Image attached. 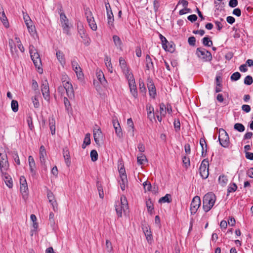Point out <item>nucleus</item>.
<instances>
[{
  "label": "nucleus",
  "instance_id": "1",
  "mask_svg": "<svg viewBox=\"0 0 253 253\" xmlns=\"http://www.w3.org/2000/svg\"><path fill=\"white\" fill-rule=\"evenodd\" d=\"M216 201V196L212 192L207 193L203 197V208L205 212L209 211L213 206Z\"/></svg>",
  "mask_w": 253,
  "mask_h": 253
},
{
  "label": "nucleus",
  "instance_id": "2",
  "mask_svg": "<svg viewBox=\"0 0 253 253\" xmlns=\"http://www.w3.org/2000/svg\"><path fill=\"white\" fill-rule=\"evenodd\" d=\"M29 52L32 60L33 61L34 65L39 70L42 69L41 68L42 66V61L40 55L37 52V50L33 45L29 46Z\"/></svg>",
  "mask_w": 253,
  "mask_h": 253
},
{
  "label": "nucleus",
  "instance_id": "3",
  "mask_svg": "<svg viewBox=\"0 0 253 253\" xmlns=\"http://www.w3.org/2000/svg\"><path fill=\"white\" fill-rule=\"evenodd\" d=\"M128 209V206L127 204V201L125 196H122L121 197V202H118L116 203L115 210L117 214L119 217L122 216V211L124 212Z\"/></svg>",
  "mask_w": 253,
  "mask_h": 253
},
{
  "label": "nucleus",
  "instance_id": "4",
  "mask_svg": "<svg viewBox=\"0 0 253 253\" xmlns=\"http://www.w3.org/2000/svg\"><path fill=\"white\" fill-rule=\"evenodd\" d=\"M218 140L220 144L223 147H228L229 144V137L226 131L222 129H219Z\"/></svg>",
  "mask_w": 253,
  "mask_h": 253
},
{
  "label": "nucleus",
  "instance_id": "5",
  "mask_svg": "<svg viewBox=\"0 0 253 253\" xmlns=\"http://www.w3.org/2000/svg\"><path fill=\"white\" fill-rule=\"evenodd\" d=\"M197 56L204 61H210L212 59L211 53L204 48L199 47L196 49Z\"/></svg>",
  "mask_w": 253,
  "mask_h": 253
},
{
  "label": "nucleus",
  "instance_id": "6",
  "mask_svg": "<svg viewBox=\"0 0 253 253\" xmlns=\"http://www.w3.org/2000/svg\"><path fill=\"white\" fill-rule=\"evenodd\" d=\"M199 173L203 179L208 178L209 172V161L208 159H204L201 163L199 168Z\"/></svg>",
  "mask_w": 253,
  "mask_h": 253
},
{
  "label": "nucleus",
  "instance_id": "7",
  "mask_svg": "<svg viewBox=\"0 0 253 253\" xmlns=\"http://www.w3.org/2000/svg\"><path fill=\"white\" fill-rule=\"evenodd\" d=\"M9 168V164L7 155L0 153V172L5 173Z\"/></svg>",
  "mask_w": 253,
  "mask_h": 253
},
{
  "label": "nucleus",
  "instance_id": "8",
  "mask_svg": "<svg viewBox=\"0 0 253 253\" xmlns=\"http://www.w3.org/2000/svg\"><path fill=\"white\" fill-rule=\"evenodd\" d=\"M60 20L63 28V32L67 35H70V27L68 24V19L64 12H59Z\"/></svg>",
  "mask_w": 253,
  "mask_h": 253
},
{
  "label": "nucleus",
  "instance_id": "9",
  "mask_svg": "<svg viewBox=\"0 0 253 253\" xmlns=\"http://www.w3.org/2000/svg\"><path fill=\"white\" fill-rule=\"evenodd\" d=\"M201 205L200 198L198 196H195L191 203L190 205V212L191 214H194L197 212L198 209Z\"/></svg>",
  "mask_w": 253,
  "mask_h": 253
},
{
  "label": "nucleus",
  "instance_id": "10",
  "mask_svg": "<svg viewBox=\"0 0 253 253\" xmlns=\"http://www.w3.org/2000/svg\"><path fill=\"white\" fill-rule=\"evenodd\" d=\"M41 90L44 99L49 101L50 99L49 88L47 80L42 81L41 86Z\"/></svg>",
  "mask_w": 253,
  "mask_h": 253
},
{
  "label": "nucleus",
  "instance_id": "11",
  "mask_svg": "<svg viewBox=\"0 0 253 253\" xmlns=\"http://www.w3.org/2000/svg\"><path fill=\"white\" fill-rule=\"evenodd\" d=\"M63 87H65L67 95L69 98H72L74 97V90L73 86L71 83L69 82H66L63 83Z\"/></svg>",
  "mask_w": 253,
  "mask_h": 253
},
{
  "label": "nucleus",
  "instance_id": "12",
  "mask_svg": "<svg viewBox=\"0 0 253 253\" xmlns=\"http://www.w3.org/2000/svg\"><path fill=\"white\" fill-rule=\"evenodd\" d=\"M47 197L49 202L51 204L53 207V210L54 211H57L58 210L57 203L55 199V197L53 193L50 191H48L47 192Z\"/></svg>",
  "mask_w": 253,
  "mask_h": 253
},
{
  "label": "nucleus",
  "instance_id": "13",
  "mask_svg": "<svg viewBox=\"0 0 253 253\" xmlns=\"http://www.w3.org/2000/svg\"><path fill=\"white\" fill-rule=\"evenodd\" d=\"M113 125L115 130V132L117 136L119 138H122L123 137V133L122 130V128L120 126V125L118 120H113Z\"/></svg>",
  "mask_w": 253,
  "mask_h": 253
},
{
  "label": "nucleus",
  "instance_id": "14",
  "mask_svg": "<svg viewBox=\"0 0 253 253\" xmlns=\"http://www.w3.org/2000/svg\"><path fill=\"white\" fill-rule=\"evenodd\" d=\"M78 32L81 38L83 40V42L85 46H88L89 43V39L87 35L85 34L84 30L83 28L79 29Z\"/></svg>",
  "mask_w": 253,
  "mask_h": 253
},
{
  "label": "nucleus",
  "instance_id": "15",
  "mask_svg": "<svg viewBox=\"0 0 253 253\" xmlns=\"http://www.w3.org/2000/svg\"><path fill=\"white\" fill-rule=\"evenodd\" d=\"M63 155L65 160V162L68 167H69L71 163L70 152L67 147H65L63 149Z\"/></svg>",
  "mask_w": 253,
  "mask_h": 253
},
{
  "label": "nucleus",
  "instance_id": "16",
  "mask_svg": "<svg viewBox=\"0 0 253 253\" xmlns=\"http://www.w3.org/2000/svg\"><path fill=\"white\" fill-rule=\"evenodd\" d=\"M96 74L97 78L100 82V84H102L103 86H106L107 84V81L105 78L103 72L100 70H97Z\"/></svg>",
  "mask_w": 253,
  "mask_h": 253
},
{
  "label": "nucleus",
  "instance_id": "17",
  "mask_svg": "<svg viewBox=\"0 0 253 253\" xmlns=\"http://www.w3.org/2000/svg\"><path fill=\"white\" fill-rule=\"evenodd\" d=\"M1 174L6 185L10 188H12L13 186V181L10 175L6 172H5V173Z\"/></svg>",
  "mask_w": 253,
  "mask_h": 253
},
{
  "label": "nucleus",
  "instance_id": "18",
  "mask_svg": "<svg viewBox=\"0 0 253 253\" xmlns=\"http://www.w3.org/2000/svg\"><path fill=\"white\" fill-rule=\"evenodd\" d=\"M148 88L149 92V94L151 97L155 98L156 94V90L154 84L152 82L151 80L149 81L148 83Z\"/></svg>",
  "mask_w": 253,
  "mask_h": 253
},
{
  "label": "nucleus",
  "instance_id": "19",
  "mask_svg": "<svg viewBox=\"0 0 253 253\" xmlns=\"http://www.w3.org/2000/svg\"><path fill=\"white\" fill-rule=\"evenodd\" d=\"M56 55L57 60L62 66H64L66 63V61L63 52L59 50H56Z\"/></svg>",
  "mask_w": 253,
  "mask_h": 253
},
{
  "label": "nucleus",
  "instance_id": "20",
  "mask_svg": "<svg viewBox=\"0 0 253 253\" xmlns=\"http://www.w3.org/2000/svg\"><path fill=\"white\" fill-rule=\"evenodd\" d=\"M28 161L31 172L33 175H35L36 174V170L35 169V163L33 157L31 156H29Z\"/></svg>",
  "mask_w": 253,
  "mask_h": 253
},
{
  "label": "nucleus",
  "instance_id": "21",
  "mask_svg": "<svg viewBox=\"0 0 253 253\" xmlns=\"http://www.w3.org/2000/svg\"><path fill=\"white\" fill-rule=\"evenodd\" d=\"M122 71L125 75V77L127 80L128 83L135 81L133 75L131 72H129L128 68L126 70H123Z\"/></svg>",
  "mask_w": 253,
  "mask_h": 253
},
{
  "label": "nucleus",
  "instance_id": "22",
  "mask_svg": "<svg viewBox=\"0 0 253 253\" xmlns=\"http://www.w3.org/2000/svg\"><path fill=\"white\" fill-rule=\"evenodd\" d=\"M130 91L132 95L136 98L137 96V91L135 85V81L128 83Z\"/></svg>",
  "mask_w": 253,
  "mask_h": 253
},
{
  "label": "nucleus",
  "instance_id": "23",
  "mask_svg": "<svg viewBox=\"0 0 253 253\" xmlns=\"http://www.w3.org/2000/svg\"><path fill=\"white\" fill-rule=\"evenodd\" d=\"M113 40L117 48L122 50V42L120 38L117 35H114L113 36Z\"/></svg>",
  "mask_w": 253,
  "mask_h": 253
},
{
  "label": "nucleus",
  "instance_id": "24",
  "mask_svg": "<svg viewBox=\"0 0 253 253\" xmlns=\"http://www.w3.org/2000/svg\"><path fill=\"white\" fill-rule=\"evenodd\" d=\"M107 17L108 20V24L109 25L110 28L111 27H113L114 18L112 10H110V12H107Z\"/></svg>",
  "mask_w": 253,
  "mask_h": 253
},
{
  "label": "nucleus",
  "instance_id": "25",
  "mask_svg": "<svg viewBox=\"0 0 253 253\" xmlns=\"http://www.w3.org/2000/svg\"><path fill=\"white\" fill-rule=\"evenodd\" d=\"M146 68L147 70H150L154 68V65L152 59L149 55H147L145 59Z\"/></svg>",
  "mask_w": 253,
  "mask_h": 253
},
{
  "label": "nucleus",
  "instance_id": "26",
  "mask_svg": "<svg viewBox=\"0 0 253 253\" xmlns=\"http://www.w3.org/2000/svg\"><path fill=\"white\" fill-rule=\"evenodd\" d=\"M40 97V94L39 91L37 93V94L34 96L32 97V102L33 103L34 106L36 108H38L40 106V103L39 101V98Z\"/></svg>",
  "mask_w": 253,
  "mask_h": 253
},
{
  "label": "nucleus",
  "instance_id": "27",
  "mask_svg": "<svg viewBox=\"0 0 253 253\" xmlns=\"http://www.w3.org/2000/svg\"><path fill=\"white\" fill-rule=\"evenodd\" d=\"M121 180L120 182L121 188L122 190H125L126 186L127 184V179L126 175H123L121 177Z\"/></svg>",
  "mask_w": 253,
  "mask_h": 253
},
{
  "label": "nucleus",
  "instance_id": "28",
  "mask_svg": "<svg viewBox=\"0 0 253 253\" xmlns=\"http://www.w3.org/2000/svg\"><path fill=\"white\" fill-rule=\"evenodd\" d=\"M49 126L52 135L55 133V121L53 118L49 119Z\"/></svg>",
  "mask_w": 253,
  "mask_h": 253
},
{
  "label": "nucleus",
  "instance_id": "29",
  "mask_svg": "<svg viewBox=\"0 0 253 253\" xmlns=\"http://www.w3.org/2000/svg\"><path fill=\"white\" fill-rule=\"evenodd\" d=\"M0 19L2 22L3 25L6 27L7 28L9 27V23L8 22L7 18L5 16V14L3 11L1 12V14H0Z\"/></svg>",
  "mask_w": 253,
  "mask_h": 253
},
{
  "label": "nucleus",
  "instance_id": "30",
  "mask_svg": "<svg viewBox=\"0 0 253 253\" xmlns=\"http://www.w3.org/2000/svg\"><path fill=\"white\" fill-rule=\"evenodd\" d=\"M171 202V195L169 194H167L164 197L161 198L159 200V203H169Z\"/></svg>",
  "mask_w": 253,
  "mask_h": 253
},
{
  "label": "nucleus",
  "instance_id": "31",
  "mask_svg": "<svg viewBox=\"0 0 253 253\" xmlns=\"http://www.w3.org/2000/svg\"><path fill=\"white\" fill-rule=\"evenodd\" d=\"M137 163L139 165L144 164V163L147 161L146 156L141 153L137 156Z\"/></svg>",
  "mask_w": 253,
  "mask_h": 253
},
{
  "label": "nucleus",
  "instance_id": "32",
  "mask_svg": "<svg viewBox=\"0 0 253 253\" xmlns=\"http://www.w3.org/2000/svg\"><path fill=\"white\" fill-rule=\"evenodd\" d=\"M163 47L166 51H168L170 52H172L174 50V47L173 46L172 42L169 43L168 42L167 44H163Z\"/></svg>",
  "mask_w": 253,
  "mask_h": 253
},
{
  "label": "nucleus",
  "instance_id": "33",
  "mask_svg": "<svg viewBox=\"0 0 253 253\" xmlns=\"http://www.w3.org/2000/svg\"><path fill=\"white\" fill-rule=\"evenodd\" d=\"M73 70L75 72L76 75L79 79H81L84 77L82 69L80 66L76 67Z\"/></svg>",
  "mask_w": 253,
  "mask_h": 253
},
{
  "label": "nucleus",
  "instance_id": "34",
  "mask_svg": "<svg viewBox=\"0 0 253 253\" xmlns=\"http://www.w3.org/2000/svg\"><path fill=\"white\" fill-rule=\"evenodd\" d=\"M90 28L93 31H96L97 30V25L95 22L94 17L93 18L89 19L87 20Z\"/></svg>",
  "mask_w": 253,
  "mask_h": 253
},
{
  "label": "nucleus",
  "instance_id": "35",
  "mask_svg": "<svg viewBox=\"0 0 253 253\" xmlns=\"http://www.w3.org/2000/svg\"><path fill=\"white\" fill-rule=\"evenodd\" d=\"M119 65L122 71L124 70H126L127 68H128L127 66L126 61L122 57H121L119 58Z\"/></svg>",
  "mask_w": 253,
  "mask_h": 253
},
{
  "label": "nucleus",
  "instance_id": "36",
  "mask_svg": "<svg viewBox=\"0 0 253 253\" xmlns=\"http://www.w3.org/2000/svg\"><path fill=\"white\" fill-rule=\"evenodd\" d=\"M237 189V185L235 183H230L228 187V189H227L228 194H227V195H228L229 193H230L231 192H235L236 191Z\"/></svg>",
  "mask_w": 253,
  "mask_h": 253
},
{
  "label": "nucleus",
  "instance_id": "37",
  "mask_svg": "<svg viewBox=\"0 0 253 253\" xmlns=\"http://www.w3.org/2000/svg\"><path fill=\"white\" fill-rule=\"evenodd\" d=\"M234 128L235 129L240 132H243L245 129L244 126L240 123L235 124L234 126Z\"/></svg>",
  "mask_w": 253,
  "mask_h": 253
},
{
  "label": "nucleus",
  "instance_id": "38",
  "mask_svg": "<svg viewBox=\"0 0 253 253\" xmlns=\"http://www.w3.org/2000/svg\"><path fill=\"white\" fill-rule=\"evenodd\" d=\"M219 183L222 186H224L228 181L227 176L224 175H221L219 176L218 178Z\"/></svg>",
  "mask_w": 253,
  "mask_h": 253
},
{
  "label": "nucleus",
  "instance_id": "39",
  "mask_svg": "<svg viewBox=\"0 0 253 253\" xmlns=\"http://www.w3.org/2000/svg\"><path fill=\"white\" fill-rule=\"evenodd\" d=\"M96 186L97 187V189L99 193V195L100 198L103 199L104 197V193L103 190V188L101 186V183H100L98 181L96 183Z\"/></svg>",
  "mask_w": 253,
  "mask_h": 253
},
{
  "label": "nucleus",
  "instance_id": "40",
  "mask_svg": "<svg viewBox=\"0 0 253 253\" xmlns=\"http://www.w3.org/2000/svg\"><path fill=\"white\" fill-rule=\"evenodd\" d=\"M11 109L14 112H17L18 110V103L16 100H12L11 103Z\"/></svg>",
  "mask_w": 253,
  "mask_h": 253
},
{
  "label": "nucleus",
  "instance_id": "41",
  "mask_svg": "<svg viewBox=\"0 0 253 253\" xmlns=\"http://www.w3.org/2000/svg\"><path fill=\"white\" fill-rule=\"evenodd\" d=\"M144 233L145 234L146 239L149 242V240H151L152 239V234L151 231L148 230L147 227H146L145 229H143Z\"/></svg>",
  "mask_w": 253,
  "mask_h": 253
},
{
  "label": "nucleus",
  "instance_id": "42",
  "mask_svg": "<svg viewBox=\"0 0 253 253\" xmlns=\"http://www.w3.org/2000/svg\"><path fill=\"white\" fill-rule=\"evenodd\" d=\"M203 44L207 46L210 47L212 45V42L208 37H205L203 39Z\"/></svg>",
  "mask_w": 253,
  "mask_h": 253
},
{
  "label": "nucleus",
  "instance_id": "43",
  "mask_svg": "<svg viewBox=\"0 0 253 253\" xmlns=\"http://www.w3.org/2000/svg\"><path fill=\"white\" fill-rule=\"evenodd\" d=\"M98 153L97 151L95 150H92L90 152V157L91 161L93 162H95L98 159Z\"/></svg>",
  "mask_w": 253,
  "mask_h": 253
},
{
  "label": "nucleus",
  "instance_id": "44",
  "mask_svg": "<svg viewBox=\"0 0 253 253\" xmlns=\"http://www.w3.org/2000/svg\"><path fill=\"white\" fill-rule=\"evenodd\" d=\"M9 45L10 48V51L12 55L14 54V52L16 51V47L14 45V42L12 40H9Z\"/></svg>",
  "mask_w": 253,
  "mask_h": 253
},
{
  "label": "nucleus",
  "instance_id": "45",
  "mask_svg": "<svg viewBox=\"0 0 253 253\" xmlns=\"http://www.w3.org/2000/svg\"><path fill=\"white\" fill-rule=\"evenodd\" d=\"M253 83V79L252 76L248 75L244 79V84L247 85H251Z\"/></svg>",
  "mask_w": 253,
  "mask_h": 253
},
{
  "label": "nucleus",
  "instance_id": "46",
  "mask_svg": "<svg viewBox=\"0 0 253 253\" xmlns=\"http://www.w3.org/2000/svg\"><path fill=\"white\" fill-rule=\"evenodd\" d=\"M240 73L239 72H236L231 75L230 79L231 81H236L238 80L240 78Z\"/></svg>",
  "mask_w": 253,
  "mask_h": 253
},
{
  "label": "nucleus",
  "instance_id": "47",
  "mask_svg": "<svg viewBox=\"0 0 253 253\" xmlns=\"http://www.w3.org/2000/svg\"><path fill=\"white\" fill-rule=\"evenodd\" d=\"M146 204L148 211L150 213H152V211L154 209L153 204L150 200L147 201Z\"/></svg>",
  "mask_w": 253,
  "mask_h": 253
},
{
  "label": "nucleus",
  "instance_id": "48",
  "mask_svg": "<svg viewBox=\"0 0 253 253\" xmlns=\"http://www.w3.org/2000/svg\"><path fill=\"white\" fill-rule=\"evenodd\" d=\"M106 247L107 249L108 252H109V253H113L112 244L111 242L108 240H106Z\"/></svg>",
  "mask_w": 253,
  "mask_h": 253
},
{
  "label": "nucleus",
  "instance_id": "49",
  "mask_svg": "<svg viewBox=\"0 0 253 253\" xmlns=\"http://www.w3.org/2000/svg\"><path fill=\"white\" fill-rule=\"evenodd\" d=\"M20 189L22 194H24L25 195L27 194V192L28 191L27 184H24V185H20Z\"/></svg>",
  "mask_w": 253,
  "mask_h": 253
},
{
  "label": "nucleus",
  "instance_id": "50",
  "mask_svg": "<svg viewBox=\"0 0 253 253\" xmlns=\"http://www.w3.org/2000/svg\"><path fill=\"white\" fill-rule=\"evenodd\" d=\"M27 124L28 125L30 129L31 130H32L34 129V125L33 124L32 118L31 116H29L27 117Z\"/></svg>",
  "mask_w": 253,
  "mask_h": 253
},
{
  "label": "nucleus",
  "instance_id": "51",
  "mask_svg": "<svg viewBox=\"0 0 253 253\" xmlns=\"http://www.w3.org/2000/svg\"><path fill=\"white\" fill-rule=\"evenodd\" d=\"M64 104L67 110L69 111L71 108L70 102L66 97H64Z\"/></svg>",
  "mask_w": 253,
  "mask_h": 253
},
{
  "label": "nucleus",
  "instance_id": "52",
  "mask_svg": "<svg viewBox=\"0 0 253 253\" xmlns=\"http://www.w3.org/2000/svg\"><path fill=\"white\" fill-rule=\"evenodd\" d=\"M90 134L89 133H87L85 134V137L84 138V144H85L86 145H88L90 144Z\"/></svg>",
  "mask_w": 253,
  "mask_h": 253
},
{
  "label": "nucleus",
  "instance_id": "53",
  "mask_svg": "<svg viewBox=\"0 0 253 253\" xmlns=\"http://www.w3.org/2000/svg\"><path fill=\"white\" fill-rule=\"evenodd\" d=\"M93 137H101L102 131L100 128L93 130Z\"/></svg>",
  "mask_w": 253,
  "mask_h": 253
},
{
  "label": "nucleus",
  "instance_id": "54",
  "mask_svg": "<svg viewBox=\"0 0 253 253\" xmlns=\"http://www.w3.org/2000/svg\"><path fill=\"white\" fill-rule=\"evenodd\" d=\"M174 127L175 128V130L177 132L180 129V123L179 120H174Z\"/></svg>",
  "mask_w": 253,
  "mask_h": 253
},
{
  "label": "nucleus",
  "instance_id": "55",
  "mask_svg": "<svg viewBox=\"0 0 253 253\" xmlns=\"http://www.w3.org/2000/svg\"><path fill=\"white\" fill-rule=\"evenodd\" d=\"M188 42L191 46H195L196 44V39L194 37L192 36L188 38Z\"/></svg>",
  "mask_w": 253,
  "mask_h": 253
},
{
  "label": "nucleus",
  "instance_id": "56",
  "mask_svg": "<svg viewBox=\"0 0 253 253\" xmlns=\"http://www.w3.org/2000/svg\"><path fill=\"white\" fill-rule=\"evenodd\" d=\"M127 125L130 127V129H131V131L133 132L134 131V124L131 118H129L127 120Z\"/></svg>",
  "mask_w": 253,
  "mask_h": 253
},
{
  "label": "nucleus",
  "instance_id": "57",
  "mask_svg": "<svg viewBox=\"0 0 253 253\" xmlns=\"http://www.w3.org/2000/svg\"><path fill=\"white\" fill-rule=\"evenodd\" d=\"M46 156V151L40 152V159L42 163L45 162V157Z\"/></svg>",
  "mask_w": 253,
  "mask_h": 253
},
{
  "label": "nucleus",
  "instance_id": "58",
  "mask_svg": "<svg viewBox=\"0 0 253 253\" xmlns=\"http://www.w3.org/2000/svg\"><path fill=\"white\" fill-rule=\"evenodd\" d=\"M12 157H13L15 163L18 165H19L20 164V162L19 158L17 153L13 152L12 154Z\"/></svg>",
  "mask_w": 253,
  "mask_h": 253
},
{
  "label": "nucleus",
  "instance_id": "59",
  "mask_svg": "<svg viewBox=\"0 0 253 253\" xmlns=\"http://www.w3.org/2000/svg\"><path fill=\"white\" fill-rule=\"evenodd\" d=\"M200 144L202 147V151L205 150V146L207 145L206 140L204 138H201L200 140Z\"/></svg>",
  "mask_w": 253,
  "mask_h": 253
},
{
  "label": "nucleus",
  "instance_id": "60",
  "mask_svg": "<svg viewBox=\"0 0 253 253\" xmlns=\"http://www.w3.org/2000/svg\"><path fill=\"white\" fill-rule=\"evenodd\" d=\"M143 185L145 190H147L148 191H150L151 188V185L150 182H147V181L144 182Z\"/></svg>",
  "mask_w": 253,
  "mask_h": 253
},
{
  "label": "nucleus",
  "instance_id": "61",
  "mask_svg": "<svg viewBox=\"0 0 253 253\" xmlns=\"http://www.w3.org/2000/svg\"><path fill=\"white\" fill-rule=\"evenodd\" d=\"M238 5L237 0H230L229 2V6L231 7H235Z\"/></svg>",
  "mask_w": 253,
  "mask_h": 253
},
{
  "label": "nucleus",
  "instance_id": "62",
  "mask_svg": "<svg viewBox=\"0 0 253 253\" xmlns=\"http://www.w3.org/2000/svg\"><path fill=\"white\" fill-rule=\"evenodd\" d=\"M85 15L87 20L89 19L93 18L92 12L89 10L86 9L85 12Z\"/></svg>",
  "mask_w": 253,
  "mask_h": 253
},
{
  "label": "nucleus",
  "instance_id": "63",
  "mask_svg": "<svg viewBox=\"0 0 253 253\" xmlns=\"http://www.w3.org/2000/svg\"><path fill=\"white\" fill-rule=\"evenodd\" d=\"M190 12H191V9L190 8H184L183 9H181L179 11V15H182L186 14V13Z\"/></svg>",
  "mask_w": 253,
  "mask_h": 253
},
{
  "label": "nucleus",
  "instance_id": "64",
  "mask_svg": "<svg viewBox=\"0 0 253 253\" xmlns=\"http://www.w3.org/2000/svg\"><path fill=\"white\" fill-rule=\"evenodd\" d=\"M153 6H154V9L155 12H157L159 9V7H160V3L159 1L157 0H155L153 1Z\"/></svg>",
  "mask_w": 253,
  "mask_h": 253
}]
</instances>
